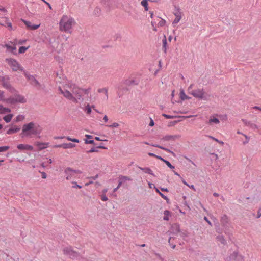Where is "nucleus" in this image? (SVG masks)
I'll return each instance as SVG.
<instances>
[{"instance_id":"nucleus-1","label":"nucleus","mask_w":261,"mask_h":261,"mask_svg":"<svg viewBox=\"0 0 261 261\" xmlns=\"http://www.w3.org/2000/svg\"><path fill=\"white\" fill-rule=\"evenodd\" d=\"M65 88H68L72 92L73 95L74 96V98L76 99L75 101H73V102L78 103L84 101V98L82 97L83 94L88 95L90 92V89H83L79 87L75 84L68 82L65 84Z\"/></svg>"},{"instance_id":"nucleus-2","label":"nucleus","mask_w":261,"mask_h":261,"mask_svg":"<svg viewBox=\"0 0 261 261\" xmlns=\"http://www.w3.org/2000/svg\"><path fill=\"white\" fill-rule=\"evenodd\" d=\"M41 132V128L38 124L31 122L23 125L21 136L22 138L31 137L39 135Z\"/></svg>"},{"instance_id":"nucleus-3","label":"nucleus","mask_w":261,"mask_h":261,"mask_svg":"<svg viewBox=\"0 0 261 261\" xmlns=\"http://www.w3.org/2000/svg\"><path fill=\"white\" fill-rule=\"evenodd\" d=\"M76 24L74 19L71 16L64 15L59 22V29L61 31L71 33L72 27Z\"/></svg>"},{"instance_id":"nucleus-4","label":"nucleus","mask_w":261,"mask_h":261,"mask_svg":"<svg viewBox=\"0 0 261 261\" xmlns=\"http://www.w3.org/2000/svg\"><path fill=\"white\" fill-rule=\"evenodd\" d=\"M139 84V81L135 80H126L124 81L123 85L118 87V95L119 97L122 96L124 92H127L128 89L126 87V86L137 85Z\"/></svg>"},{"instance_id":"nucleus-5","label":"nucleus","mask_w":261,"mask_h":261,"mask_svg":"<svg viewBox=\"0 0 261 261\" xmlns=\"http://www.w3.org/2000/svg\"><path fill=\"white\" fill-rule=\"evenodd\" d=\"M82 172L80 170H74L70 167L66 168L64 170V173L66 176V179L67 180H71L76 178H79V175L81 174Z\"/></svg>"},{"instance_id":"nucleus-6","label":"nucleus","mask_w":261,"mask_h":261,"mask_svg":"<svg viewBox=\"0 0 261 261\" xmlns=\"http://www.w3.org/2000/svg\"><path fill=\"white\" fill-rule=\"evenodd\" d=\"M6 61L10 65L13 71H17L19 70L20 71L24 70V69L16 60L13 58H7L6 59Z\"/></svg>"},{"instance_id":"nucleus-7","label":"nucleus","mask_w":261,"mask_h":261,"mask_svg":"<svg viewBox=\"0 0 261 261\" xmlns=\"http://www.w3.org/2000/svg\"><path fill=\"white\" fill-rule=\"evenodd\" d=\"M189 93L196 98L207 100V94L204 92L203 89H197L196 90H191V91H189Z\"/></svg>"},{"instance_id":"nucleus-8","label":"nucleus","mask_w":261,"mask_h":261,"mask_svg":"<svg viewBox=\"0 0 261 261\" xmlns=\"http://www.w3.org/2000/svg\"><path fill=\"white\" fill-rule=\"evenodd\" d=\"M6 102L10 104H15L17 102L23 103L26 102V99L22 95L16 94L13 97L7 99Z\"/></svg>"},{"instance_id":"nucleus-9","label":"nucleus","mask_w":261,"mask_h":261,"mask_svg":"<svg viewBox=\"0 0 261 261\" xmlns=\"http://www.w3.org/2000/svg\"><path fill=\"white\" fill-rule=\"evenodd\" d=\"M3 87L8 90L11 93H14L15 89L11 86L9 82V77L7 76H2L0 79Z\"/></svg>"},{"instance_id":"nucleus-10","label":"nucleus","mask_w":261,"mask_h":261,"mask_svg":"<svg viewBox=\"0 0 261 261\" xmlns=\"http://www.w3.org/2000/svg\"><path fill=\"white\" fill-rule=\"evenodd\" d=\"M63 253L70 258L75 259L79 257V254L76 251L73 250L71 247H65L63 249Z\"/></svg>"},{"instance_id":"nucleus-11","label":"nucleus","mask_w":261,"mask_h":261,"mask_svg":"<svg viewBox=\"0 0 261 261\" xmlns=\"http://www.w3.org/2000/svg\"><path fill=\"white\" fill-rule=\"evenodd\" d=\"M127 180H131V179L125 176H120L118 179V185L116 188H115V192L121 187L122 186L124 188H127L128 187V185L127 183Z\"/></svg>"},{"instance_id":"nucleus-12","label":"nucleus","mask_w":261,"mask_h":261,"mask_svg":"<svg viewBox=\"0 0 261 261\" xmlns=\"http://www.w3.org/2000/svg\"><path fill=\"white\" fill-rule=\"evenodd\" d=\"M25 76L27 77V79L29 81H30V84L33 86L35 87L37 89H40L42 88V85L33 75H29L28 73H25Z\"/></svg>"},{"instance_id":"nucleus-13","label":"nucleus","mask_w":261,"mask_h":261,"mask_svg":"<svg viewBox=\"0 0 261 261\" xmlns=\"http://www.w3.org/2000/svg\"><path fill=\"white\" fill-rule=\"evenodd\" d=\"M244 257L239 254L238 251H234L227 258L226 261H243Z\"/></svg>"},{"instance_id":"nucleus-14","label":"nucleus","mask_w":261,"mask_h":261,"mask_svg":"<svg viewBox=\"0 0 261 261\" xmlns=\"http://www.w3.org/2000/svg\"><path fill=\"white\" fill-rule=\"evenodd\" d=\"M59 91L61 93L64 95L65 97H66L68 100H70L73 102V101H75L76 99L74 98V96L72 94V92L69 91L67 89H62L61 87L59 88Z\"/></svg>"},{"instance_id":"nucleus-15","label":"nucleus","mask_w":261,"mask_h":261,"mask_svg":"<svg viewBox=\"0 0 261 261\" xmlns=\"http://www.w3.org/2000/svg\"><path fill=\"white\" fill-rule=\"evenodd\" d=\"M222 226L225 229L229 228V219L227 216L224 214L220 220Z\"/></svg>"},{"instance_id":"nucleus-16","label":"nucleus","mask_w":261,"mask_h":261,"mask_svg":"<svg viewBox=\"0 0 261 261\" xmlns=\"http://www.w3.org/2000/svg\"><path fill=\"white\" fill-rule=\"evenodd\" d=\"M175 8L176 9L177 12L174 13L176 17L172 22L173 26L178 23L181 18V12H180V8L178 6H175Z\"/></svg>"},{"instance_id":"nucleus-17","label":"nucleus","mask_w":261,"mask_h":261,"mask_svg":"<svg viewBox=\"0 0 261 261\" xmlns=\"http://www.w3.org/2000/svg\"><path fill=\"white\" fill-rule=\"evenodd\" d=\"M17 148L20 150H29L32 151L33 149V147L30 145L20 144L17 146Z\"/></svg>"},{"instance_id":"nucleus-18","label":"nucleus","mask_w":261,"mask_h":261,"mask_svg":"<svg viewBox=\"0 0 261 261\" xmlns=\"http://www.w3.org/2000/svg\"><path fill=\"white\" fill-rule=\"evenodd\" d=\"M22 21L24 22V23L26 25L28 29L35 30L37 29L39 27V25L36 24H32L30 21L25 20L24 19H21Z\"/></svg>"},{"instance_id":"nucleus-19","label":"nucleus","mask_w":261,"mask_h":261,"mask_svg":"<svg viewBox=\"0 0 261 261\" xmlns=\"http://www.w3.org/2000/svg\"><path fill=\"white\" fill-rule=\"evenodd\" d=\"M180 137V136L179 135H166L165 137H163L161 140L163 141H169L172 140L174 141L176 139H179Z\"/></svg>"},{"instance_id":"nucleus-20","label":"nucleus","mask_w":261,"mask_h":261,"mask_svg":"<svg viewBox=\"0 0 261 261\" xmlns=\"http://www.w3.org/2000/svg\"><path fill=\"white\" fill-rule=\"evenodd\" d=\"M75 144L72 143H63L62 144L57 145L55 147H62L64 149L72 148L75 147Z\"/></svg>"},{"instance_id":"nucleus-21","label":"nucleus","mask_w":261,"mask_h":261,"mask_svg":"<svg viewBox=\"0 0 261 261\" xmlns=\"http://www.w3.org/2000/svg\"><path fill=\"white\" fill-rule=\"evenodd\" d=\"M144 144H147V145H151V146H153V147H157V148H159L161 149H163V150H164L166 151H168L169 152H170L172 154V155L174 156H175V154L172 151H171L170 149H168V148H166L162 146H161L160 145H158V144H149L146 142H144Z\"/></svg>"},{"instance_id":"nucleus-22","label":"nucleus","mask_w":261,"mask_h":261,"mask_svg":"<svg viewBox=\"0 0 261 261\" xmlns=\"http://www.w3.org/2000/svg\"><path fill=\"white\" fill-rule=\"evenodd\" d=\"M171 230L172 233L174 234H176L180 232V226L178 224L175 223L172 225Z\"/></svg>"},{"instance_id":"nucleus-23","label":"nucleus","mask_w":261,"mask_h":261,"mask_svg":"<svg viewBox=\"0 0 261 261\" xmlns=\"http://www.w3.org/2000/svg\"><path fill=\"white\" fill-rule=\"evenodd\" d=\"M162 116L163 117H164L165 118H166V119H173V118H190V117H191V116H172V115H167V114H163Z\"/></svg>"},{"instance_id":"nucleus-24","label":"nucleus","mask_w":261,"mask_h":261,"mask_svg":"<svg viewBox=\"0 0 261 261\" xmlns=\"http://www.w3.org/2000/svg\"><path fill=\"white\" fill-rule=\"evenodd\" d=\"M242 121L243 122V123L246 125L249 126L252 128H253V129H257L258 128V126L256 124L251 123L250 121H248L247 120L244 119H243L242 120Z\"/></svg>"},{"instance_id":"nucleus-25","label":"nucleus","mask_w":261,"mask_h":261,"mask_svg":"<svg viewBox=\"0 0 261 261\" xmlns=\"http://www.w3.org/2000/svg\"><path fill=\"white\" fill-rule=\"evenodd\" d=\"M20 130V128L19 127L14 126L13 127L9 128L7 130V134H9V135L14 134V133H16L19 132Z\"/></svg>"},{"instance_id":"nucleus-26","label":"nucleus","mask_w":261,"mask_h":261,"mask_svg":"<svg viewBox=\"0 0 261 261\" xmlns=\"http://www.w3.org/2000/svg\"><path fill=\"white\" fill-rule=\"evenodd\" d=\"M36 145L40 150H42L47 147L48 143L37 142Z\"/></svg>"},{"instance_id":"nucleus-27","label":"nucleus","mask_w":261,"mask_h":261,"mask_svg":"<svg viewBox=\"0 0 261 261\" xmlns=\"http://www.w3.org/2000/svg\"><path fill=\"white\" fill-rule=\"evenodd\" d=\"M86 139L85 140V144H94V140H92V136L90 135H86Z\"/></svg>"},{"instance_id":"nucleus-28","label":"nucleus","mask_w":261,"mask_h":261,"mask_svg":"<svg viewBox=\"0 0 261 261\" xmlns=\"http://www.w3.org/2000/svg\"><path fill=\"white\" fill-rule=\"evenodd\" d=\"M11 112V110L8 108H5L2 105L0 104V113L6 114Z\"/></svg>"},{"instance_id":"nucleus-29","label":"nucleus","mask_w":261,"mask_h":261,"mask_svg":"<svg viewBox=\"0 0 261 261\" xmlns=\"http://www.w3.org/2000/svg\"><path fill=\"white\" fill-rule=\"evenodd\" d=\"M154 189L155 191L159 194L161 197L166 200L167 202L168 203L169 201V198L166 196H165L163 193H162L158 188L154 187Z\"/></svg>"},{"instance_id":"nucleus-30","label":"nucleus","mask_w":261,"mask_h":261,"mask_svg":"<svg viewBox=\"0 0 261 261\" xmlns=\"http://www.w3.org/2000/svg\"><path fill=\"white\" fill-rule=\"evenodd\" d=\"M180 98L182 100H185L186 99H191L190 97L188 96L184 92V90L181 89L180 92Z\"/></svg>"},{"instance_id":"nucleus-31","label":"nucleus","mask_w":261,"mask_h":261,"mask_svg":"<svg viewBox=\"0 0 261 261\" xmlns=\"http://www.w3.org/2000/svg\"><path fill=\"white\" fill-rule=\"evenodd\" d=\"M139 169L144 171L145 173H148L149 174H150L151 175H153V176H155V175L152 172V170L149 168H142L139 167Z\"/></svg>"},{"instance_id":"nucleus-32","label":"nucleus","mask_w":261,"mask_h":261,"mask_svg":"<svg viewBox=\"0 0 261 261\" xmlns=\"http://www.w3.org/2000/svg\"><path fill=\"white\" fill-rule=\"evenodd\" d=\"M5 46L7 49L12 53H14L16 50V47L15 45L11 46L9 44H5Z\"/></svg>"},{"instance_id":"nucleus-33","label":"nucleus","mask_w":261,"mask_h":261,"mask_svg":"<svg viewBox=\"0 0 261 261\" xmlns=\"http://www.w3.org/2000/svg\"><path fill=\"white\" fill-rule=\"evenodd\" d=\"M163 49L164 50V53H166L167 49V39L165 36H164V38L163 39Z\"/></svg>"},{"instance_id":"nucleus-34","label":"nucleus","mask_w":261,"mask_h":261,"mask_svg":"<svg viewBox=\"0 0 261 261\" xmlns=\"http://www.w3.org/2000/svg\"><path fill=\"white\" fill-rule=\"evenodd\" d=\"M98 177V174L95 175L94 176H91L88 178V179L89 180V182L87 184H86V186H88L90 184H92L93 183V180H96Z\"/></svg>"},{"instance_id":"nucleus-35","label":"nucleus","mask_w":261,"mask_h":261,"mask_svg":"<svg viewBox=\"0 0 261 261\" xmlns=\"http://www.w3.org/2000/svg\"><path fill=\"white\" fill-rule=\"evenodd\" d=\"M104 148V147L102 146H98L97 147H92L91 149L87 151V153H92V152H98L99 148Z\"/></svg>"},{"instance_id":"nucleus-36","label":"nucleus","mask_w":261,"mask_h":261,"mask_svg":"<svg viewBox=\"0 0 261 261\" xmlns=\"http://www.w3.org/2000/svg\"><path fill=\"white\" fill-rule=\"evenodd\" d=\"M141 4L144 7V9L146 11L148 10V0H142L141 2Z\"/></svg>"},{"instance_id":"nucleus-37","label":"nucleus","mask_w":261,"mask_h":261,"mask_svg":"<svg viewBox=\"0 0 261 261\" xmlns=\"http://www.w3.org/2000/svg\"><path fill=\"white\" fill-rule=\"evenodd\" d=\"M217 239L218 241H220L222 244H226V241L225 239H224V237L223 236H218L217 237Z\"/></svg>"},{"instance_id":"nucleus-38","label":"nucleus","mask_w":261,"mask_h":261,"mask_svg":"<svg viewBox=\"0 0 261 261\" xmlns=\"http://www.w3.org/2000/svg\"><path fill=\"white\" fill-rule=\"evenodd\" d=\"M12 117H13L12 114H9V115L5 116V117H4L3 119L7 123H8L11 121Z\"/></svg>"},{"instance_id":"nucleus-39","label":"nucleus","mask_w":261,"mask_h":261,"mask_svg":"<svg viewBox=\"0 0 261 261\" xmlns=\"http://www.w3.org/2000/svg\"><path fill=\"white\" fill-rule=\"evenodd\" d=\"M219 122H220V121L218 118H213L210 119V120L207 123L209 124H211L212 123H215L216 124H218V123H219Z\"/></svg>"},{"instance_id":"nucleus-40","label":"nucleus","mask_w":261,"mask_h":261,"mask_svg":"<svg viewBox=\"0 0 261 261\" xmlns=\"http://www.w3.org/2000/svg\"><path fill=\"white\" fill-rule=\"evenodd\" d=\"M164 214L165 216L163 217V219L168 221L169 220L168 216L170 214V212L168 210H165L164 212Z\"/></svg>"},{"instance_id":"nucleus-41","label":"nucleus","mask_w":261,"mask_h":261,"mask_svg":"<svg viewBox=\"0 0 261 261\" xmlns=\"http://www.w3.org/2000/svg\"><path fill=\"white\" fill-rule=\"evenodd\" d=\"M180 121V120L170 121V122H169L168 123V126L169 127L173 126H174L175 124H176L177 123H178V122H179Z\"/></svg>"},{"instance_id":"nucleus-42","label":"nucleus","mask_w":261,"mask_h":261,"mask_svg":"<svg viewBox=\"0 0 261 261\" xmlns=\"http://www.w3.org/2000/svg\"><path fill=\"white\" fill-rule=\"evenodd\" d=\"M29 47L25 46H21L19 48V53L22 54L26 51V50L28 49Z\"/></svg>"},{"instance_id":"nucleus-43","label":"nucleus","mask_w":261,"mask_h":261,"mask_svg":"<svg viewBox=\"0 0 261 261\" xmlns=\"http://www.w3.org/2000/svg\"><path fill=\"white\" fill-rule=\"evenodd\" d=\"M7 99L5 98L4 92L0 90V101H6Z\"/></svg>"},{"instance_id":"nucleus-44","label":"nucleus","mask_w":261,"mask_h":261,"mask_svg":"<svg viewBox=\"0 0 261 261\" xmlns=\"http://www.w3.org/2000/svg\"><path fill=\"white\" fill-rule=\"evenodd\" d=\"M24 116L22 115H18L16 117L15 121L16 122H18L22 121L24 119Z\"/></svg>"},{"instance_id":"nucleus-45","label":"nucleus","mask_w":261,"mask_h":261,"mask_svg":"<svg viewBox=\"0 0 261 261\" xmlns=\"http://www.w3.org/2000/svg\"><path fill=\"white\" fill-rule=\"evenodd\" d=\"M10 147L8 146H4L0 147V152H5L9 149Z\"/></svg>"},{"instance_id":"nucleus-46","label":"nucleus","mask_w":261,"mask_h":261,"mask_svg":"<svg viewBox=\"0 0 261 261\" xmlns=\"http://www.w3.org/2000/svg\"><path fill=\"white\" fill-rule=\"evenodd\" d=\"M180 232H181L180 236L181 237L184 238V237H187L188 236V232L186 230H184V231L180 230Z\"/></svg>"},{"instance_id":"nucleus-47","label":"nucleus","mask_w":261,"mask_h":261,"mask_svg":"<svg viewBox=\"0 0 261 261\" xmlns=\"http://www.w3.org/2000/svg\"><path fill=\"white\" fill-rule=\"evenodd\" d=\"M165 163L167 165V166L170 168L171 169H173L175 168V167L173 166L168 161L166 160Z\"/></svg>"},{"instance_id":"nucleus-48","label":"nucleus","mask_w":261,"mask_h":261,"mask_svg":"<svg viewBox=\"0 0 261 261\" xmlns=\"http://www.w3.org/2000/svg\"><path fill=\"white\" fill-rule=\"evenodd\" d=\"M100 9L99 8L96 7L95 8V9L94 10V13H95V14L96 15H99L100 14Z\"/></svg>"},{"instance_id":"nucleus-49","label":"nucleus","mask_w":261,"mask_h":261,"mask_svg":"<svg viewBox=\"0 0 261 261\" xmlns=\"http://www.w3.org/2000/svg\"><path fill=\"white\" fill-rule=\"evenodd\" d=\"M166 21L162 19L158 23V25L160 27H163L165 24Z\"/></svg>"},{"instance_id":"nucleus-50","label":"nucleus","mask_w":261,"mask_h":261,"mask_svg":"<svg viewBox=\"0 0 261 261\" xmlns=\"http://www.w3.org/2000/svg\"><path fill=\"white\" fill-rule=\"evenodd\" d=\"M72 184L73 185L72 186V188H79V189H80V188H82V186L79 185H78V184H77V183L76 182H73Z\"/></svg>"},{"instance_id":"nucleus-51","label":"nucleus","mask_w":261,"mask_h":261,"mask_svg":"<svg viewBox=\"0 0 261 261\" xmlns=\"http://www.w3.org/2000/svg\"><path fill=\"white\" fill-rule=\"evenodd\" d=\"M99 93H104L106 94L107 93V90L106 88H101L98 90Z\"/></svg>"},{"instance_id":"nucleus-52","label":"nucleus","mask_w":261,"mask_h":261,"mask_svg":"<svg viewBox=\"0 0 261 261\" xmlns=\"http://www.w3.org/2000/svg\"><path fill=\"white\" fill-rule=\"evenodd\" d=\"M86 110L88 114H90L91 112V109L89 105L86 107Z\"/></svg>"},{"instance_id":"nucleus-53","label":"nucleus","mask_w":261,"mask_h":261,"mask_svg":"<svg viewBox=\"0 0 261 261\" xmlns=\"http://www.w3.org/2000/svg\"><path fill=\"white\" fill-rule=\"evenodd\" d=\"M105 7L107 10H108V11L110 10V4L108 2L107 3L105 2Z\"/></svg>"},{"instance_id":"nucleus-54","label":"nucleus","mask_w":261,"mask_h":261,"mask_svg":"<svg viewBox=\"0 0 261 261\" xmlns=\"http://www.w3.org/2000/svg\"><path fill=\"white\" fill-rule=\"evenodd\" d=\"M7 27L8 28L9 30H12L13 29L12 25V23L11 22H7Z\"/></svg>"},{"instance_id":"nucleus-55","label":"nucleus","mask_w":261,"mask_h":261,"mask_svg":"<svg viewBox=\"0 0 261 261\" xmlns=\"http://www.w3.org/2000/svg\"><path fill=\"white\" fill-rule=\"evenodd\" d=\"M101 199L102 201H107L108 200V198L106 195L102 194L101 195Z\"/></svg>"},{"instance_id":"nucleus-56","label":"nucleus","mask_w":261,"mask_h":261,"mask_svg":"<svg viewBox=\"0 0 261 261\" xmlns=\"http://www.w3.org/2000/svg\"><path fill=\"white\" fill-rule=\"evenodd\" d=\"M210 137H211V138H212L213 140H215L216 141H217V142L219 143H220V144H224L223 142H222V141H219V140H218V139H216V138H214V137H213L210 136Z\"/></svg>"},{"instance_id":"nucleus-57","label":"nucleus","mask_w":261,"mask_h":261,"mask_svg":"<svg viewBox=\"0 0 261 261\" xmlns=\"http://www.w3.org/2000/svg\"><path fill=\"white\" fill-rule=\"evenodd\" d=\"M260 216H261V208L258 209V210L257 211V215L256 217V218H259L260 217Z\"/></svg>"},{"instance_id":"nucleus-58","label":"nucleus","mask_w":261,"mask_h":261,"mask_svg":"<svg viewBox=\"0 0 261 261\" xmlns=\"http://www.w3.org/2000/svg\"><path fill=\"white\" fill-rule=\"evenodd\" d=\"M150 123L149 124V126H153L154 125V121H153V120L151 118H150Z\"/></svg>"},{"instance_id":"nucleus-59","label":"nucleus","mask_w":261,"mask_h":261,"mask_svg":"<svg viewBox=\"0 0 261 261\" xmlns=\"http://www.w3.org/2000/svg\"><path fill=\"white\" fill-rule=\"evenodd\" d=\"M244 136L245 137L246 139L245 141L243 142V143L245 144L247 143L248 142L249 138L247 136H246L245 135H244Z\"/></svg>"},{"instance_id":"nucleus-60","label":"nucleus","mask_w":261,"mask_h":261,"mask_svg":"<svg viewBox=\"0 0 261 261\" xmlns=\"http://www.w3.org/2000/svg\"><path fill=\"white\" fill-rule=\"evenodd\" d=\"M41 175H42V178L45 179L46 178V174L45 172H41Z\"/></svg>"},{"instance_id":"nucleus-61","label":"nucleus","mask_w":261,"mask_h":261,"mask_svg":"<svg viewBox=\"0 0 261 261\" xmlns=\"http://www.w3.org/2000/svg\"><path fill=\"white\" fill-rule=\"evenodd\" d=\"M121 36L120 34H117L115 35V39H121Z\"/></svg>"},{"instance_id":"nucleus-62","label":"nucleus","mask_w":261,"mask_h":261,"mask_svg":"<svg viewBox=\"0 0 261 261\" xmlns=\"http://www.w3.org/2000/svg\"><path fill=\"white\" fill-rule=\"evenodd\" d=\"M204 220L205 221H206L208 223V224H210V225H212L211 222L208 220V219H207V218L206 217H204Z\"/></svg>"},{"instance_id":"nucleus-63","label":"nucleus","mask_w":261,"mask_h":261,"mask_svg":"<svg viewBox=\"0 0 261 261\" xmlns=\"http://www.w3.org/2000/svg\"><path fill=\"white\" fill-rule=\"evenodd\" d=\"M148 155H149L150 156H152V157H155L156 158V154L153 153H151V152H149L148 153Z\"/></svg>"},{"instance_id":"nucleus-64","label":"nucleus","mask_w":261,"mask_h":261,"mask_svg":"<svg viewBox=\"0 0 261 261\" xmlns=\"http://www.w3.org/2000/svg\"><path fill=\"white\" fill-rule=\"evenodd\" d=\"M193 86V84H191L190 85V86L188 87V91L189 92V91H191V90H192V89Z\"/></svg>"}]
</instances>
